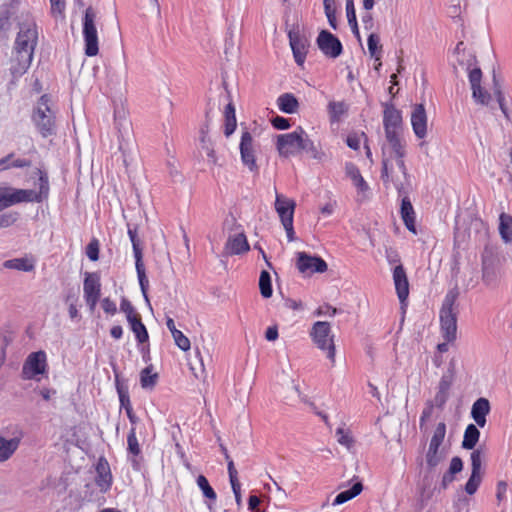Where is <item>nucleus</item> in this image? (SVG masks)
Here are the masks:
<instances>
[{
  "mask_svg": "<svg viewBox=\"0 0 512 512\" xmlns=\"http://www.w3.org/2000/svg\"><path fill=\"white\" fill-rule=\"evenodd\" d=\"M347 109L348 107L345 102L331 101L328 104V113L331 122H338L340 118L347 112Z\"/></svg>",
  "mask_w": 512,
  "mask_h": 512,
  "instance_id": "nucleus-38",
  "label": "nucleus"
},
{
  "mask_svg": "<svg viewBox=\"0 0 512 512\" xmlns=\"http://www.w3.org/2000/svg\"><path fill=\"white\" fill-rule=\"evenodd\" d=\"M307 133L302 127L290 133L281 134L277 136L276 148L281 157H290L302 151L305 143Z\"/></svg>",
  "mask_w": 512,
  "mask_h": 512,
  "instance_id": "nucleus-6",
  "label": "nucleus"
},
{
  "mask_svg": "<svg viewBox=\"0 0 512 512\" xmlns=\"http://www.w3.org/2000/svg\"><path fill=\"white\" fill-rule=\"evenodd\" d=\"M277 104H278L279 109L282 112L288 113V114L295 113L298 108L297 99L295 98L294 95H292L290 93H285V94L281 95L277 100Z\"/></svg>",
  "mask_w": 512,
  "mask_h": 512,
  "instance_id": "nucleus-33",
  "label": "nucleus"
},
{
  "mask_svg": "<svg viewBox=\"0 0 512 512\" xmlns=\"http://www.w3.org/2000/svg\"><path fill=\"white\" fill-rule=\"evenodd\" d=\"M95 483L101 492H107L112 485V474L108 461L101 457L96 464Z\"/></svg>",
  "mask_w": 512,
  "mask_h": 512,
  "instance_id": "nucleus-19",
  "label": "nucleus"
},
{
  "mask_svg": "<svg viewBox=\"0 0 512 512\" xmlns=\"http://www.w3.org/2000/svg\"><path fill=\"white\" fill-rule=\"evenodd\" d=\"M508 490V485L505 481H499L496 487V499L498 504L506 499V493Z\"/></svg>",
  "mask_w": 512,
  "mask_h": 512,
  "instance_id": "nucleus-56",
  "label": "nucleus"
},
{
  "mask_svg": "<svg viewBox=\"0 0 512 512\" xmlns=\"http://www.w3.org/2000/svg\"><path fill=\"white\" fill-rule=\"evenodd\" d=\"M347 145L354 150H358L360 147V138L356 134L349 135L346 139Z\"/></svg>",
  "mask_w": 512,
  "mask_h": 512,
  "instance_id": "nucleus-64",
  "label": "nucleus"
},
{
  "mask_svg": "<svg viewBox=\"0 0 512 512\" xmlns=\"http://www.w3.org/2000/svg\"><path fill=\"white\" fill-rule=\"evenodd\" d=\"M32 120L42 137L46 138L55 134V112L49 106L47 95H43L39 99L33 112Z\"/></svg>",
  "mask_w": 512,
  "mask_h": 512,
  "instance_id": "nucleus-4",
  "label": "nucleus"
},
{
  "mask_svg": "<svg viewBox=\"0 0 512 512\" xmlns=\"http://www.w3.org/2000/svg\"><path fill=\"white\" fill-rule=\"evenodd\" d=\"M297 268L301 273H324L327 271V263L320 257L311 256L306 252L297 253Z\"/></svg>",
  "mask_w": 512,
  "mask_h": 512,
  "instance_id": "nucleus-16",
  "label": "nucleus"
},
{
  "mask_svg": "<svg viewBox=\"0 0 512 512\" xmlns=\"http://www.w3.org/2000/svg\"><path fill=\"white\" fill-rule=\"evenodd\" d=\"M31 192L36 196L37 200H31L30 202H42L47 198L49 193V181L46 173L39 170V191L36 192L31 190Z\"/></svg>",
  "mask_w": 512,
  "mask_h": 512,
  "instance_id": "nucleus-37",
  "label": "nucleus"
},
{
  "mask_svg": "<svg viewBox=\"0 0 512 512\" xmlns=\"http://www.w3.org/2000/svg\"><path fill=\"white\" fill-rule=\"evenodd\" d=\"M345 173L359 193H365L369 189L367 182L362 177L356 165L353 163H347L345 166Z\"/></svg>",
  "mask_w": 512,
  "mask_h": 512,
  "instance_id": "nucleus-26",
  "label": "nucleus"
},
{
  "mask_svg": "<svg viewBox=\"0 0 512 512\" xmlns=\"http://www.w3.org/2000/svg\"><path fill=\"white\" fill-rule=\"evenodd\" d=\"M242 163L250 170H257L256 144L254 137L248 130H243L239 144Z\"/></svg>",
  "mask_w": 512,
  "mask_h": 512,
  "instance_id": "nucleus-11",
  "label": "nucleus"
},
{
  "mask_svg": "<svg viewBox=\"0 0 512 512\" xmlns=\"http://www.w3.org/2000/svg\"><path fill=\"white\" fill-rule=\"evenodd\" d=\"M411 125L415 135L422 139L427 135V115L422 104H416L411 113Z\"/></svg>",
  "mask_w": 512,
  "mask_h": 512,
  "instance_id": "nucleus-20",
  "label": "nucleus"
},
{
  "mask_svg": "<svg viewBox=\"0 0 512 512\" xmlns=\"http://www.w3.org/2000/svg\"><path fill=\"white\" fill-rule=\"evenodd\" d=\"M97 13L90 6L85 10L83 18V38L85 54L89 57L96 56L99 52L98 32L96 28Z\"/></svg>",
  "mask_w": 512,
  "mask_h": 512,
  "instance_id": "nucleus-8",
  "label": "nucleus"
},
{
  "mask_svg": "<svg viewBox=\"0 0 512 512\" xmlns=\"http://www.w3.org/2000/svg\"><path fill=\"white\" fill-rule=\"evenodd\" d=\"M374 5L375 0H363V8L366 10V13L362 16V23L366 30H371L374 26L373 16L370 13Z\"/></svg>",
  "mask_w": 512,
  "mask_h": 512,
  "instance_id": "nucleus-42",
  "label": "nucleus"
},
{
  "mask_svg": "<svg viewBox=\"0 0 512 512\" xmlns=\"http://www.w3.org/2000/svg\"><path fill=\"white\" fill-rule=\"evenodd\" d=\"M47 359L44 351L31 353L22 368V374L25 379H33L36 375L46 372Z\"/></svg>",
  "mask_w": 512,
  "mask_h": 512,
  "instance_id": "nucleus-13",
  "label": "nucleus"
},
{
  "mask_svg": "<svg viewBox=\"0 0 512 512\" xmlns=\"http://www.w3.org/2000/svg\"><path fill=\"white\" fill-rule=\"evenodd\" d=\"M463 468V462L461 458L459 457H453L450 462L449 466V474L454 475L456 473H459Z\"/></svg>",
  "mask_w": 512,
  "mask_h": 512,
  "instance_id": "nucleus-58",
  "label": "nucleus"
},
{
  "mask_svg": "<svg viewBox=\"0 0 512 512\" xmlns=\"http://www.w3.org/2000/svg\"><path fill=\"white\" fill-rule=\"evenodd\" d=\"M337 441L340 445L350 449L354 445V439L350 431L345 430L344 428H338L336 430Z\"/></svg>",
  "mask_w": 512,
  "mask_h": 512,
  "instance_id": "nucleus-45",
  "label": "nucleus"
},
{
  "mask_svg": "<svg viewBox=\"0 0 512 512\" xmlns=\"http://www.w3.org/2000/svg\"><path fill=\"white\" fill-rule=\"evenodd\" d=\"M101 306L105 313L114 315L117 312V307L114 301L109 298H104L101 302Z\"/></svg>",
  "mask_w": 512,
  "mask_h": 512,
  "instance_id": "nucleus-57",
  "label": "nucleus"
},
{
  "mask_svg": "<svg viewBox=\"0 0 512 512\" xmlns=\"http://www.w3.org/2000/svg\"><path fill=\"white\" fill-rule=\"evenodd\" d=\"M481 465H482V457L481 452L479 450H475L471 453V466H472V472L470 475V478L468 479L466 485H465V491L469 495H473L482 480V474H481Z\"/></svg>",
  "mask_w": 512,
  "mask_h": 512,
  "instance_id": "nucleus-18",
  "label": "nucleus"
},
{
  "mask_svg": "<svg viewBox=\"0 0 512 512\" xmlns=\"http://www.w3.org/2000/svg\"><path fill=\"white\" fill-rule=\"evenodd\" d=\"M455 373V365L451 362L438 383L437 392L434 397L435 405L439 408H442L449 398L450 389L455 379Z\"/></svg>",
  "mask_w": 512,
  "mask_h": 512,
  "instance_id": "nucleus-14",
  "label": "nucleus"
},
{
  "mask_svg": "<svg viewBox=\"0 0 512 512\" xmlns=\"http://www.w3.org/2000/svg\"><path fill=\"white\" fill-rule=\"evenodd\" d=\"M458 292L450 290L443 301L440 310L441 333L447 342H453L457 337V306Z\"/></svg>",
  "mask_w": 512,
  "mask_h": 512,
  "instance_id": "nucleus-3",
  "label": "nucleus"
},
{
  "mask_svg": "<svg viewBox=\"0 0 512 512\" xmlns=\"http://www.w3.org/2000/svg\"><path fill=\"white\" fill-rule=\"evenodd\" d=\"M469 83L472 90V97L477 104L488 106L492 103L493 96L482 87V72L479 68L471 69L468 73Z\"/></svg>",
  "mask_w": 512,
  "mask_h": 512,
  "instance_id": "nucleus-12",
  "label": "nucleus"
},
{
  "mask_svg": "<svg viewBox=\"0 0 512 512\" xmlns=\"http://www.w3.org/2000/svg\"><path fill=\"white\" fill-rule=\"evenodd\" d=\"M480 437V431L474 424H469L464 432V437L462 441V447L464 449H473Z\"/></svg>",
  "mask_w": 512,
  "mask_h": 512,
  "instance_id": "nucleus-34",
  "label": "nucleus"
},
{
  "mask_svg": "<svg viewBox=\"0 0 512 512\" xmlns=\"http://www.w3.org/2000/svg\"><path fill=\"white\" fill-rule=\"evenodd\" d=\"M310 336L314 344L322 351L326 352L327 358L335 362V344L334 335L331 331V325L326 321H317L313 324Z\"/></svg>",
  "mask_w": 512,
  "mask_h": 512,
  "instance_id": "nucleus-5",
  "label": "nucleus"
},
{
  "mask_svg": "<svg viewBox=\"0 0 512 512\" xmlns=\"http://www.w3.org/2000/svg\"><path fill=\"white\" fill-rule=\"evenodd\" d=\"M400 213L406 228L416 234L415 212L408 197L402 199Z\"/></svg>",
  "mask_w": 512,
  "mask_h": 512,
  "instance_id": "nucleus-27",
  "label": "nucleus"
},
{
  "mask_svg": "<svg viewBox=\"0 0 512 512\" xmlns=\"http://www.w3.org/2000/svg\"><path fill=\"white\" fill-rule=\"evenodd\" d=\"M200 147H201V150L203 152H205V154L208 158V162L212 165H217L218 158H217L216 152L214 150V144L208 135L206 126L201 129Z\"/></svg>",
  "mask_w": 512,
  "mask_h": 512,
  "instance_id": "nucleus-28",
  "label": "nucleus"
},
{
  "mask_svg": "<svg viewBox=\"0 0 512 512\" xmlns=\"http://www.w3.org/2000/svg\"><path fill=\"white\" fill-rule=\"evenodd\" d=\"M346 14L351 30L358 36L359 29L353 0H346Z\"/></svg>",
  "mask_w": 512,
  "mask_h": 512,
  "instance_id": "nucleus-43",
  "label": "nucleus"
},
{
  "mask_svg": "<svg viewBox=\"0 0 512 512\" xmlns=\"http://www.w3.org/2000/svg\"><path fill=\"white\" fill-rule=\"evenodd\" d=\"M363 490V485L361 482H357L355 483L351 489L349 490H346V491H343V492H340L334 499L333 501V505L336 506V505H341L351 499H353L354 497H356L357 495H359Z\"/></svg>",
  "mask_w": 512,
  "mask_h": 512,
  "instance_id": "nucleus-36",
  "label": "nucleus"
},
{
  "mask_svg": "<svg viewBox=\"0 0 512 512\" xmlns=\"http://www.w3.org/2000/svg\"><path fill=\"white\" fill-rule=\"evenodd\" d=\"M83 291L87 305L91 310H94L101 293L100 277L97 273H86Z\"/></svg>",
  "mask_w": 512,
  "mask_h": 512,
  "instance_id": "nucleus-15",
  "label": "nucleus"
},
{
  "mask_svg": "<svg viewBox=\"0 0 512 512\" xmlns=\"http://www.w3.org/2000/svg\"><path fill=\"white\" fill-rule=\"evenodd\" d=\"M19 444L18 438L5 439L0 436V463L7 461L18 449Z\"/></svg>",
  "mask_w": 512,
  "mask_h": 512,
  "instance_id": "nucleus-29",
  "label": "nucleus"
},
{
  "mask_svg": "<svg viewBox=\"0 0 512 512\" xmlns=\"http://www.w3.org/2000/svg\"><path fill=\"white\" fill-rule=\"evenodd\" d=\"M86 254L91 261H96L99 258V243L93 239L86 247Z\"/></svg>",
  "mask_w": 512,
  "mask_h": 512,
  "instance_id": "nucleus-52",
  "label": "nucleus"
},
{
  "mask_svg": "<svg viewBox=\"0 0 512 512\" xmlns=\"http://www.w3.org/2000/svg\"><path fill=\"white\" fill-rule=\"evenodd\" d=\"M492 91H493V95L495 96L498 104H499V107L500 109L502 110V112L507 115V110H506V107H505V104H504V96L502 94V91H501V85H500V82L499 80L497 79L496 77V74L493 73V85H492Z\"/></svg>",
  "mask_w": 512,
  "mask_h": 512,
  "instance_id": "nucleus-47",
  "label": "nucleus"
},
{
  "mask_svg": "<svg viewBox=\"0 0 512 512\" xmlns=\"http://www.w3.org/2000/svg\"><path fill=\"white\" fill-rule=\"evenodd\" d=\"M383 125L385 130V141L383 143L405 141L401 136L402 115L401 112L394 106H385L383 115Z\"/></svg>",
  "mask_w": 512,
  "mask_h": 512,
  "instance_id": "nucleus-9",
  "label": "nucleus"
},
{
  "mask_svg": "<svg viewBox=\"0 0 512 512\" xmlns=\"http://www.w3.org/2000/svg\"><path fill=\"white\" fill-rule=\"evenodd\" d=\"M499 233L505 243H512V217L502 213L499 217Z\"/></svg>",
  "mask_w": 512,
  "mask_h": 512,
  "instance_id": "nucleus-32",
  "label": "nucleus"
},
{
  "mask_svg": "<svg viewBox=\"0 0 512 512\" xmlns=\"http://www.w3.org/2000/svg\"><path fill=\"white\" fill-rule=\"evenodd\" d=\"M272 125L279 130L288 129L290 127L289 120L280 116H276L272 119Z\"/></svg>",
  "mask_w": 512,
  "mask_h": 512,
  "instance_id": "nucleus-60",
  "label": "nucleus"
},
{
  "mask_svg": "<svg viewBox=\"0 0 512 512\" xmlns=\"http://www.w3.org/2000/svg\"><path fill=\"white\" fill-rule=\"evenodd\" d=\"M114 121L115 126L121 135L126 134L131 128V123L128 120V112L123 107L115 108Z\"/></svg>",
  "mask_w": 512,
  "mask_h": 512,
  "instance_id": "nucleus-31",
  "label": "nucleus"
},
{
  "mask_svg": "<svg viewBox=\"0 0 512 512\" xmlns=\"http://www.w3.org/2000/svg\"><path fill=\"white\" fill-rule=\"evenodd\" d=\"M406 156V141L382 144L381 179L386 187L392 184L398 192H402L409 183L408 169L405 164Z\"/></svg>",
  "mask_w": 512,
  "mask_h": 512,
  "instance_id": "nucleus-1",
  "label": "nucleus"
},
{
  "mask_svg": "<svg viewBox=\"0 0 512 512\" xmlns=\"http://www.w3.org/2000/svg\"><path fill=\"white\" fill-rule=\"evenodd\" d=\"M31 161L24 158H14L10 161V168H24L30 167Z\"/></svg>",
  "mask_w": 512,
  "mask_h": 512,
  "instance_id": "nucleus-61",
  "label": "nucleus"
},
{
  "mask_svg": "<svg viewBox=\"0 0 512 512\" xmlns=\"http://www.w3.org/2000/svg\"><path fill=\"white\" fill-rule=\"evenodd\" d=\"M31 200H37L31 189L0 185V212L20 203H29Z\"/></svg>",
  "mask_w": 512,
  "mask_h": 512,
  "instance_id": "nucleus-10",
  "label": "nucleus"
},
{
  "mask_svg": "<svg viewBox=\"0 0 512 512\" xmlns=\"http://www.w3.org/2000/svg\"><path fill=\"white\" fill-rule=\"evenodd\" d=\"M393 281L399 301L401 304H404L409 296V282L402 265L394 268Z\"/></svg>",
  "mask_w": 512,
  "mask_h": 512,
  "instance_id": "nucleus-22",
  "label": "nucleus"
},
{
  "mask_svg": "<svg viewBox=\"0 0 512 512\" xmlns=\"http://www.w3.org/2000/svg\"><path fill=\"white\" fill-rule=\"evenodd\" d=\"M445 435L446 425L444 422H440L433 432L425 455L426 465L430 470L436 468L446 457L444 449L441 448Z\"/></svg>",
  "mask_w": 512,
  "mask_h": 512,
  "instance_id": "nucleus-7",
  "label": "nucleus"
},
{
  "mask_svg": "<svg viewBox=\"0 0 512 512\" xmlns=\"http://www.w3.org/2000/svg\"><path fill=\"white\" fill-rule=\"evenodd\" d=\"M302 150L310 153L314 159L319 161L325 156L324 152L319 150L308 136L306 137Z\"/></svg>",
  "mask_w": 512,
  "mask_h": 512,
  "instance_id": "nucleus-48",
  "label": "nucleus"
},
{
  "mask_svg": "<svg viewBox=\"0 0 512 512\" xmlns=\"http://www.w3.org/2000/svg\"><path fill=\"white\" fill-rule=\"evenodd\" d=\"M120 308L126 314L127 321L139 315L135 312L130 301L125 298L121 301Z\"/></svg>",
  "mask_w": 512,
  "mask_h": 512,
  "instance_id": "nucleus-55",
  "label": "nucleus"
},
{
  "mask_svg": "<svg viewBox=\"0 0 512 512\" xmlns=\"http://www.w3.org/2000/svg\"><path fill=\"white\" fill-rule=\"evenodd\" d=\"M336 313H337V309L334 307H331L330 305H322L315 312V314L317 316H330V317L334 316Z\"/></svg>",
  "mask_w": 512,
  "mask_h": 512,
  "instance_id": "nucleus-59",
  "label": "nucleus"
},
{
  "mask_svg": "<svg viewBox=\"0 0 512 512\" xmlns=\"http://www.w3.org/2000/svg\"><path fill=\"white\" fill-rule=\"evenodd\" d=\"M259 289L260 293L264 298H269L272 296V285H271V276L269 272L263 270L259 277Z\"/></svg>",
  "mask_w": 512,
  "mask_h": 512,
  "instance_id": "nucleus-41",
  "label": "nucleus"
},
{
  "mask_svg": "<svg viewBox=\"0 0 512 512\" xmlns=\"http://www.w3.org/2000/svg\"><path fill=\"white\" fill-rule=\"evenodd\" d=\"M196 482L206 498L216 500L217 495L204 475H199Z\"/></svg>",
  "mask_w": 512,
  "mask_h": 512,
  "instance_id": "nucleus-44",
  "label": "nucleus"
},
{
  "mask_svg": "<svg viewBox=\"0 0 512 512\" xmlns=\"http://www.w3.org/2000/svg\"><path fill=\"white\" fill-rule=\"evenodd\" d=\"M158 374L152 373V367H146L141 371L140 384L143 389H153L157 383Z\"/></svg>",
  "mask_w": 512,
  "mask_h": 512,
  "instance_id": "nucleus-39",
  "label": "nucleus"
},
{
  "mask_svg": "<svg viewBox=\"0 0 512 512\" xmlns=\"http://www.w3.org/2000/svg\"><path fill=\"white\" fill-rule=\"evenodd\" d=\"M367 45L370 55L379 61L382 48L381 45H379V37L374 33L370 34L367 40Z\"/></svg>",
  "mask_w": 512,
  "mask_h": 512,
  "instance_id": "nucleus-46",
  "label": "nucleus"
},
{
  "mask_svg": "<svg viewBox=\"0 0 512 512\" xmlns=\"http://www.w3.org/2000/svg\"><path fill=\"white\" fill-rule=\"evenodd\" d=\"M18 220V213L7 212L0 215V229L12 226Z\"/></svg>",
  "mask_w": 512,
  "mask_h": 512,
  "instance_id": "nucleus-51",
  "label": "nucleus"
},
{
  "mask_svg": "<svg viewBox=\"0 0 512 512\" xmlns=\"http://www.w3.org/2000/svg\"><path fill=\"white\" fill-rule=\"evenodd\" d=\"M130 324V328L135 334L136 339L139 343H144L148 340V332L145 325L142 323L141 317L138 315L130 320H128Z\"/></svg>",
  "mask_w": 512,
  "mask_h": 512,
  "instance_id": "nucleus-35",
  "label": "nucleus"
},
{
  "mask_svg": "<svg viewBox=\"0 0 512 512\" xmlns=\"http://www.w3.org/2000/svg\"><path fill=\"white\" fill-rule=\"evenodd\" d=\"M3 266L7 269L31 272L35 268V261L32 258L22 257L6 260Z\"/></svg>",
  "mask_w": 512,
  "mask_h": 512,
  "instance_id": "nucleus-30",
  "label": "nucleus"
},
{
  "mask_svg": "<svg viewBox=\"0 0 512 512\" xmlns=\"http://www.w3.org/2000/svg\"><path fill=\"white\" fill-rule=\"evenodd\" d=\"M296 203L282 194H276L275 209L282 223L293 221Z\"/></svg>",
  "mask_w": 512,
  "mask_h": 512,
  "instance_id": "nucleus-23",
  "label": "nucleus"
},
{
  "mask_svg": "<svg viewBox=\"0 0 512 512\" xmlns=\"http://www.w3.org/2000/svg\"><path fill=\"white\" fill-rule=\"evenodd\" d=\"M490 412V403L486 398L477 399L471 409V416L479 427L486 424V416Z\"/></svg>",
  "mask_w": 512,
  "mask_h": 512,
  "instance_id": "nucleus-25",
  "label": "nucleus"
},
{
  "mask_svg": "<svg viewBox=\"0 0 512 512\" xmlns=\"http://www.w3.org/2000/svg\"><path fill=\"white\" fill-rule=\"evenodd\" d=\"M135 266H136V271H137V276H138L141 291H142L145 299L148 301L147 289L149 286V282H148V279H147V276L145 273V267H144V263H143L142 259L138 258L135 263Z\"/></svg>",
  "mask_w": 512,
  "mask_h": 512,
  "instance_id": "nucleus-40",
  "label": "nucleus"
},
{
  "mask_svg": "<svg viewBox=\"0 0 512 512\" xmlns=\"http://www.w3.org/2000/svg\"><path fill=\"white\" fill-rule=\"evenodd\" d=\"M319 49L331 58L338 57L342 52L341 42L330 32L323 30L317 38Z\"/></svg>",
  "mask_w": 512,
  "mask_h": 512,
  "instance_id": "nucleus-17",
  "label": "nucleus"
},
{
  "mask_svg": "<svg viewBox=\"0 0 512 512\" xmlns=\"http://www.w3.org/2000/svg\"><path fill=\"white\" fill-rule=\"evenodd\" d=\"M288 36L295 61L298 65H302L308 50L307 39L300 36L299 33L295 31H289Z\"/></svg>",
  "mask_w": 512,
  "mask_h": 512,
  "instance_id": "nucleus-21",
  "label": "nucleus"
},
{
  "mask_svg": "<svg viewBox=\"0 0 512 512\" xmlns=\"http://www.w3.org/2000/svg\"><path fill=\"white\" fill-rule=\"evenodd\" d=\"M250 246L244 233L230 235L225 244L226 255H239L249 251Z\"/></svg>",
  "mask_w": 512,
  "mask_h": 512,
  "instance_id": "nucleus-24",
  "label": "nucleus"
},
{
  "mask_svg": "<svg viewBox=\"0 0 512 512\" xmlns=\"http://www.w3.org/2000/svg\"><path fill=\"white\" fill-rule=\"evenodd\" d=\"M118 393L121 407L124 408L125 410L131 408L132 406L128 393L124 392L120 388H118Z\"/></svg>",
  "mask_w": 512,
  "mask_h": 512,
  "instance_id": "nucleus-62",
  "label": "nucleus"
},
{
  "mask_svg": "<svg viewBox=\"0 0 512 512\" xmlns=\"http://www.w3.org/2000/svg\"><path fill=\"white\" fill-rule=\"evenodd\" d=\"M38 41L37 26L34 22H24L17 34L14 55L11 60V72L15 77L23 75L31 65Z\"/></svg>",
  "mask_w": 512,
  "mask_h": 512,
  "instance_id": "nucleus-2",
  "label": "nucleus"
},
{
  "mask_svg": "<svg viewBox=\"0 0 512 512\" xmlns=\"http://www.w3.org/2000/svg\"><path fill=\"white\" fill-rule=\"evenodd\" d=\"M128 235H129L130 240L132 242L135 260L137 261L138 257H139V259H142V251H141V249L139 247V241L137 239L136 230L129 229L128 230Z\"/></svg>",
  "mask_w": 512,
  "mask_h": 512,
  "instance_id": "nucleus-53",
  "label": "nucleus"
},
{
  "mask_svg": "<svg viewBox=\"0 0 512 512\" xmlns=\"http://www.w3.org/2000/svg\"><path fill=\"white\" fill-rule=\"evenodd\" d=\"M127 443H128V450L133 455H138L140 453V447L139 443L136 437V429L135 427H132L128 437H127Z\"/></svg>",
  "mask_w": 512,
  "mask_h": 512,
  "instance_id": "nucleus-49",
  "label": "nucleus"
},
{
  "mask_svg": "<svg viewBox=\"0 0 512 512\" xmlns=\"http://www.w3.org/2000/svg\"><path fill=\"white\" fill-rule=\"evenodd\" d=\"M222 449L225 452V458L228 462L227 468H228L230 483L239 482L238 477H237V470L235 469L233 460L228 455L227 450L225 448H222Z\"/></svg>",
  "mask_w": 512,
  "mask_h": 512,
  "instance_id": "nucleus-54",
  "label": "nucleus"
},
{
  "mask_svg": "<svg viewBox=\"0 0 512 512\" xmlns=\"http://www.w3.org/2000/svg\"><path fill=\"white\" fill-rule=\"evenodd\" d=\"M175 341V344L182 350L188 351L190 349V340L179 330L175 334L172 335Z\"/></svg>",
  "mask_w": 512,
  "mask_h": 512,
  "instance_id": "nucleus-50",
  "label": "nucleus"
},
{
  "mask_svg": "<svg viewBox=\"0 0 512 512\" xmlns=\"http://www.w3.org/2000/svg\"><path fill=\"white\" fill-rule=\"evenodd\" d=\"M235 128H236V118L235 117H231V119L226 120L225 129H224L225 136L229 137L235 131Z\"/></svg>",
  "mask_w": 512,
  "mask_h": 512,
  "instance_id": "nucleus-63",
  "label": "nucleus"
}]
</instances>
